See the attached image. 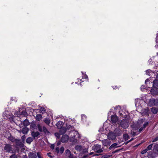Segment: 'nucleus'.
Masks as SVG:
<instances>
[{"mask_svg": "<svg viewBox=\"0 0 158 158\" xmlns=\"http://www.w3.org/2000/svg\"><path fill=\"white\" fill-rule=\"evenodd\" d=\"M120 125L123 128H126L129 126V123L127 120L123 119L120 122Z\"/></svg>", "mask_w": 158, "mask_h": 158, "instance_id": "obj_1", "label": "nucleus"}, {"mask_svg": "<svg viewBox=\"0 0 158 158\" xmlns=\"http://www.w3.org/2000/svg\"><path fill=\"white\" fill-rule=\"evenodd\" d=\"M93 150L95 152L97 153H102L103 150L101 149V146L98 144L95 145L93 147Z\"/></svg>", "mask_w": 158, "mask_h": 158, "instance_id": "obj_2", "label": "nucleus"}, {"mask_svg": "<svg viewBox=\"0 0 158 158\" xmlns=\"http://www.w3.org/2000/svg\"><path fill=\"white\" fill-rule=\"evenodd\" d=\"M4 149L6 152H10L12 153L14 151L12 147V146L9 144H6L4 147Z\"/></svg>", "mask_w": 158, "mask_h": 158, "instance_id": "obj_3", "label": "nucleus"}, {"mask_svg": "<svg viewBox=\"0 0 158 158\" xmlns=\"http://www.w3.org/2000/svg\"><path fill=\"white\" fill-rule=\"evenodd\" d=\"M141 113L142 115L149 116L150 113V111L148 108H146L142 110Z\"/></svg>", "mask_w": 158, "mask_h": 158, "instance_id": "obj_4", "label": "nucleus"}, {"mask_svg": "<svg viewBox=\"0 0 158 158\" xmlns=\"http://www.w3.org/2000/svg\"><path fill=\"white\" fill-rule=\"evenodd\" d=\"M116 135L114 132H109L108 135V138L109 140H113L116 138Z\"/></svg>", "mask_w": 158, "mask_h": 158, "instance_id": "obj_5", "label": "nucleus"}, {"mask_svg": "<svg viewBox=\"0 0 158 158\" xmlns=\"http://www.w3.org/2000/svg\"><path fill=\"white\" fill-rule=\"evenodd\" d=\"M69 139V136L66 135H63L61 138V141L62 143L67 142Z\"/></svg>", "mask_w": 158, "mask_h": 158, "instance_id": "obj_6", "label": "nucleus"}, {"mask_svg": "<svg viewBox=\"0 0 158 158\" xmlns=\"http://www.w3.org/2000/svg\"><path fill=\"white\" fill-rule=\"evenodd\" d=\"M150 103L152 106H158V100L155 99H150L149 101Z\"/></svg>", "mask_w": 158, "mask_h": 158, "instance_id": "obj_7", "label": "nucleus"}, {"mask_svg": "<svg viewBox=\"0 0 158 158\" xmlns=\"http://www.w3.org/2000/svg\"><path fill=\"white\" fill-rule=\"evenodd\" d=\"M65 156L69 158H73V155L72 154L70 151L69 149H67L65 151Z\"/></svg>", "mask_w": 158, "mask_h": 158, "instance_id": "obj_8", "label": "nucleus"}, {"mask_svg": "<svg viewBox=\"0 0 158 158\" xmlns=\"http://www.w3.org/2000/svg\"><path fill=\"white\" fill-rule=\"evenodd\" d=\"M114 133L116 136H119L122 134V131L119 128H116L114 131Z\"/></svg>", "mask_w": 158, "mask_h": 158, "instance_id": "obj_9", "label": "nucleus"}, {"mask_svg": "<svg viewBox=\"0 0 158 158\" xmlns=\"http://www.w3.org/2000/svg\"><path fill=\"white\" fill-rule=\"evenodd\" d=\"M157 154H158V153H156L155 152H148V156L152 158L156 157Z\"/></svg>", "mask_w": 158, "mask_h": 158, "instance_id": "obj_10", "label": "nucleus"}, {"mask_svg": "<svg viewBox=\"0 0 158 158\" xmlns=\"http://www.w3.org/2000/svg\"><path fill=\"white\" fill-rule=\"evenodd\" d=\"M110 140L106 139H104V140L102 141V143L103 144L104 146H107V145H110Z\"/></svg>", "mask_w": 158, "mask_h": 158, "instance_id": "obj_11", "label": "nucleus"}, {"mask_svg": "<svg viewBox=\"0 0 158 158\" xmlns=\"http://www.w3.org/2000/svg\"><path fill=\"white\" fill-rule=\"evenodd\" d=\"M150 92L152 95L153 96L156 95L158 94V89H152Z\"/></svg>", "mask_w": 158, "mask_h": 158, "instance_id": "obj_12", "label": "nucleus"}, {"mask_svg": "<svg viewBox=\"0 0 158 158\" xmlns=\"http://www.w3.org/2000/svg\"><path fill=\"white\" fill-rule=\"evenodd\" d=\"M118 120V118L117 116L114 115H112L111 116V121L113 123H115Z\"/></svg>", "mask_w": 158, "mask_h": 158, "instance_id": "obj_13", "label": "nucleus"}, {"mask_svg": "<svg viewBox=\"0 0 158 158\" xmlns=\"http://www.w3.org/2000/svg\"><path fill=\"white\" fill-rule=\"evenodd\" d=\"M148 122H145L143 124V126L142 127H141L140 128L139 130V132H141L143 129H144L146 127L148 126Z\"/></svg>", "mask_w": 158, "mask_h": 158, "instance_id": "obj_14", "label": "nucleus"}, {"mask_svg": "<svg viewBox=\"0 0 158 158\" xmlns=\"http://www.w3.org/2000/svg\"><path fill=\"white\" fill-rule=\"evenodd\" d=\"M15 142L17 146L20 147H23V144L20 139H16Z\"/></svg>", "mask_w": 158, "mask_h": 158, "instance_id": "obj_15", "label": "nucleus"}, {"mask_svg": "<svg viewBox=\"0 0 158 158\" xmlns=\"http://www.w3.org/2000/svg\"><path fill=\"white\" fill-rule=\"evenodd\" d=\"M8 112L7 111L5 112V114H6V115L7 117L8 118L12 119L13 118L14 115L11 113H10L9 114H8Z\"/></svg>", "mask_w": 158, "mask_h": 158, "instance_id": "obj_16", "label": "nucleus"}, {"mask_svg": "<svg viewBox=\"0 0 158 158\" xmlns=\"http://www.w3.org/2000/svg\"><path fill=\"white\" fill-rule=\"evenodd\" d=\"M28 157L29 158H37L36 155L32 152H30L28 154Z\"/></svg>", "mask_w": 158, "mask_h": 158, "instance_id": "obj_17", "label": "nucleus"}, {"mask_svg": "<svg viewBox=\"0 0 158 158\" xmlns=\"http://www.w3.org/2000/svg\"><path fill=\"white\" fill-rule=\"evenodd\" d=\"M40 135V133L38 131H32L31 132V135L33 137L35 138V137H38Z\"/></svg>", "mask_w": 158, "mask_h": 158, "instance_id": "obj_18", "label": "nucleus"}, {"mask_svg": "<svg viewBox=\"0 0 158 158\" xmlns=\"http://www.w3.org/2000/svg\"><path fill=\"white\" fill-rule=\"evenodd\" d=\"M144 122V120L143 119H140L139 120L137 124L138 127L139 128L140 127V126Z\"/></svg>", "mask_w": 158, "mask_h": 158, "instance_id": "obj_19", "label": "nucleus"}, {"mask_svg": "<svg viewBox=\"0 0 158 158\" xmlns=\"http://www.w3.org/2000/svg\"><path fill=\"white\" fill-rule=\"evenodd\" d=\"M153 152L158 153V144H155L153 147Z\"/></svg>", "mask_w": 158, "mask_h": 158, "instance_id": "obj_20", "label": "nucleus"}, {"mask_svg": "<svg viewBox=\"0 0 158 158\" xmlns=\"http://www.w3.org/2000/svg\"><path fill=\"white\" fill-rule=\"evenodd\" d=\"M35 119L38 121L41 120L43 118L42 115L40 114H38L35 117Z\"/></svg>", "mask_w": 158, "mask_h": 158, "instance_id": "obj_21", "label": "nucleus"}, {"mask_svg": "<svg viewBox=\"0 0 158 158\" xmlns=\"http://www.w3.org/2000/svg\"><path fill=\"white\" fill-rule=\"evenodd\" d=\"M151 111L154 114H156L158 111V109L155 107H153L151 108Z\"/></svg>", "mask_w": 158, "mask_h": 158, "instance_id": "obj_22", "label": "nucleus"}, {"mask_svg": "<svg viewBox=\"0 0 158 158\" xmlns=\"http://www.w3.org/2000/svg\"><path fill=\"white\" fill-rule=\"evenodd\" d=\"M63 123L61 121L58 122L56 124V126L59 129H60L63 126Z\"/></svg>", "mask_w": 158, "mask_h": 158, "instance_id": "obj_23", "label": "nucleus"}, {"mask_svg": "<svg viewBox=\"0 0 158 158\" xmlns=\"http://www.w3.org/2000/svg\"><path fill=\"white\" fill-rule=\"evenodd\" d=\"M29 131V129L27 127H24L23 128L22 131L23 134H27Z\"/></svg>", "mask_w": 158, "mask_h": 158, "instance_id": "obj_24", "label": "nucleus"}, {"mask_svg": "<svg viewBox=\"0 0 158 158\" xmlns=\"http://www.w3.org/2000/svg\"><path fill=\"white\" fill-rule=\"evenodd\" d=\"M66 131V129L64 127L61 128L60 130V134H63L65 133Z\"/></svg>", "mask_w": 158, "mask_h": 158, "instance_id": "obj_25", "label": "nucleus"}, {"mask_svg": "<svg viewBox=\"0 0 158 158\" xmlns=\"http://www.w3.org/2000/svg\"><path fill=\"white\" fill-rule=\"evenodd\" d=\"M70 141L74 143H76L77 142V139L75 138V136H73L71 137H70L69 139Z\"/></svg>", "mask_w": 158, "mask_h": 158, "instance_id": "obj_26", "label": "nucleus"}, {"mask_svg": "<svg viewBox=\"0 0 158 158\" xmlns=\"http://www.w3.org/2000/svg\"><path fill=\"white\" fill-rule=\"evenodd\" d=\"M153 86L154 87H158V80L157 79L155 80L153 82Z\"/></svg>", "mask_w": 158, "mask_h": 158, "instance_id": "obj_27", "label": "nucleus"}, {"mask_svg": "<svg viewBox=\"0 0 158 158\" xmlns=\"http://www.w3.org/2000/svg\"><path fill=\"white\" fill-rule=\"evenodd\" d=\"M44 121L46 124L49 126V125L50 123V121L49 118H45V119L44 120Z\"/></svg>", "mask_w": 158, "mask_h": 158, "instance_id": "obj_28", "label": "nucleus"}, {"mask_svg": "<svg viewBox=\"0 0 158 158\" xmlns=\"http://www.w3.org/2000/svg\"><path fill=\"white\" fill-rule=\"evenodd\" d=\"M23 124L24 126L27 127L29 125V122L28 120L26 119L23 122Z\"/></svg>", "mask_w": 158, "mask_h": 158, "instance_id": "obj_29", "label": "nucleus"}, {"mask_svg": "<svg viewBox=\"0 0 158 158\" xmlns=\"http://www.w3.org/2000/svg\"><path fill=\"white\" fill-rule=\"evenodd\" d=\"M46 109L45 108L42 107H40V112L42 114H44L46 111Z\"/></svg>", "mask_w": 158, "mask_h": 158, "instance_id": "obj_30", "label": "nucleus"}, {"mask_svg": "<svg viewBox=\"0 0 158 158\" xmlns=\"http://www.w3.org/2000/svg\"><path fill=\"white\" fill-rule=\"evenodd\" d=\"M8 139L12 142H15L16 139L13 136H11V135H10V136L8 137Z\"/></svg>", "mask_w": 158, "mask_h": 158, "instance_id": "obj_31", "label": "nucleus"}, {"mask_svg": "<svg viewBox=\"0 0 158 158\" xmlns=\"http://www.w3.org/2000/svg\"><path fill=\"white\" fill-rule=\"evenodd\" d=\"M33 141V139L31 137L28 138L26 140V142L29 144H30Z\"/></svg>", "mask_w": 158, "mask_h": 158, "instance_id": "obj_32", "label": "nucleus"}, {"mask_svg": "<svg viewBox=\"0 0 158 158\" xmlns=\"http://www.w3.org/2000/svg\"><path fill=\"white\" fill-rule=\"evenodd\" d=\"M42 130L44 133H45V134H48L49 133V131L45 127L43 126V127Z\"/></svg>", "mask_w": 158, "mask_h": 158, "instance_id": "obj_33", "label": "nucleus"}, {"mask_svg": "<svg viewBox=\"0 0 158 158\" xmlns=\"http://www.w3.org/2000/svg\"><path fill=\"white\" fill-rule=\"evenodd\" d=\"M117 144L116 143H114L112 144L111 146L110 147V149H111L113 148H115L118 147L117 146Z\"/></svg>", "mask_w": 158, "mask_h": 158, "instance_id": "obj_34", "label": "nucleus"}, {"mask_svg": "<svg viewBox=\"0 0 158 158\" xmlns=\"http://www.w3.org/2000/svg\"><path fill=\"white\" fill-rule=\"evenodd\" d=\"M37 127L39 131L40 132H42L43 131V127L42 128L40 124H37Z\"/></svg>", "mask_w": 158, "mask_h": 158, "instance_id": "obj_35", "label": "nucleus"}, {"mask_svg": "<svg viewBox=\"0 0 158 158\" xmlns=\"http://www.w3.org/2000/svg\"><path fill=\"white\" fill-rule=\"evenodd\" d=\"M153 144L152 143L149 145L146 148L148 150H150L152 148Z\"/></svg>", "mask_w": 158, "mask_h": 158, "instance_id": "obj_36", "label": "nucleus"}, {"mask_svg": "<svg viewBox=\"0 0 158 158\" xmlns=\"http://www.w3.org/2000/svg\"><path fill=\"white\" fill-rule=\"evenodd\" d=\"M75 149L76 150L80 151L81 150V146H77L75 147Z\"/></svg>", "mask_w": 158, "mask_h": 158, "instance_id": "obj_37", "label": "nucleus"}, {"mask_svg": "<svg viewBox=\"0 0 158 158\" xmlns=\"http://www.w3.org/2000/svg\"><path fill=\"white\" fill-rule=\"evenodd\" d=\"M86 118V116L84 114H82L81 115V120L82 121H85Z\"/></svg>", "mask_w": 158, "mask_h": 158, "instance_id": "obj_38", "label": "nucleus"}, {"mask_svg": "<svg viewBox=\"0 0 158 158\" xmlns=\"http://www.w3.org/2000/svg\"><path fill=\"white\" fill-rule=\"evenodd\" d=\"M66 127L67 129H73V127L71 125H67L66 126Z\"/></svg>", "mask_w": 158, "mask_h": 158, "instance_id": "obj_39", "label": "nucleus"}, {"mask_svg": "<svg viewBox=\"0 0 158 158\" xmlns=\"http://www.w3.org/2000/svg\"><path fill=\"white\" fill-rule=\"evenodd\" d=\"M123 137L125 139L127 140L129 138V135L127 134H123Z\"/></svg>", "mask_w": 158, "mask_h": 158, "instance_id": "obj_40", "label": "nucleus"}, {"mask_svg": "<svg viewBox=\"0 0 158 158\" xmlns=\"http://www.w3.org/2000/svg\"><path fill=\"white\" fill-rule=\"evenodd\" d=\"M64 148L63 147H61L60 150V152L61 154H62L64 151Z\"/></svg>", "mask_w": 158, "mask_h": 158, "instance_id": "obj_41", "label": "nucleus"}, {"mask_svg": "<svg viewBox=\"0 0 158 158\" xmlns=\"http://www.w3.org/2000/svg\"><path fill=\"white\" fill-rule=\"evenodd\" d=\"M148 151V150L147 149V148H146L141 152V154H144L146 153Z\"/></svg>", "mask_w": 158, "mask_h": 158, "instance_id": "obj_42", "label": "nucleus"}, {"mask_svg": "<svg viewBox=\"0 0 158 158\" xmlns=\"http://www.w3.org/2000/svg\"><path fill=\"white\" fill-rule=\"evenodd\" d=\"M55 135L58 138L60 137V134L58 133H55Z\"/></svg>", "mask_w": 158, "mask_h": 158, "instance_id": "obj_43", "label": "nucleus"}, {"mask_svg": "<svg viewBox=\"0 0 158 158\" xmlns=\"http://www.w3.org/2000/svg\"><path fill=\"white\" fill-rule=\"evenodd\" d=\"M151 72V70L150 69L147 70L146 71V74L147 75H150V73Z\"/></svg>", "mask_w": 158, "mask_h": 158, "instance_id": "obj_44", "label": "nucleus"}, {"mask_svg": "<svg viewBox=\"0 0 158 158\" xmlns=\"http://www.w3.org/2000/svg\"><path fill=\"white\" fill-rule=\"evenodd\" d=\"M9 158H17V156L15 154L11 155Z\"/></svg>", "mask_w": 158, "mask_h": 158, "instance_id": "obj_45", "label": "nucleus"}, {"mask_svg": "<svg viewBox=\"0 0 158 158\" xmlns=\"http://www.w3.org/2000/svg\"><path fill=\"white\" fill-rule=\"evenodd\" d=\"M158 140V137H157L154 138L152 141V142H156Z\"/></svg>", "mask_w": 158, "mask_h": 158, "instance_id": "obj_46", "label": "nucleus"}, {"mask_svg": "<svg viewBox=\"0 0 158 158\" xmlns=\"http://www.w3.org/2000/svg\"><path fill=\"white\" fill-rule=\"evenodd\" d=\"M56 152H57V153H60V150L59 148L58 147H57L55 149Z\"/></svg>", "mask_w": 158, "mask_h": 158, "instance_id": "obj_47", "label": "nucleus"}, {"mask_svg": "<svg viewBox=\"0 0 158 158\" xmlns=\"http://www.w3.org/2000/svg\"><path fill=\"white\" fill-rule=\"evenodd\" d=\"M37 156H38V157L39 158H41L42 157H41V154L40 153V152H37Z\"/></svg>", "mask_w": 158, "mask_h": 158, "instance_id": "obj_48", "label": "nucleus"}, {"mask_svg": "<svg viewBox=\"0 0 158 158\" xmlns=\"http://www.w3.org/2000/svg\"><path fill=\"white\" fill-rule=\"evenodd\" d=\"M131 134L133 136H134L136 135V133L134 131H131Z\"/></svg>", "mask_w": 158, "mask_h": 158, "instance_id": "obj_49", "label": "nucleus"}, {"mask_svg": "<svg viewBox=\"0 0 158 158\" xmlns=\"http://www.w3.org/2000/svg\"><path fill=\"white\" fill-rule=\"evenodd\" d=\"M52 149H54L55 148V145L54 144H52L50 147Z\"/></svg>", "mask_w": 158, "mask_h": 158, "instance_id": "obj_50", "label": "nucleus"}, {"mask_svg": "<svg viewBox=\"0 0 158 158\" xmlns=\"http://www.w3.org/2000/svg\"><path fill=\"white\" fill-rule=\"evenodd\" d=\"M51 153L50 152H48L47 153V155L49 157H52L51 156Z\"/></svg>", "mask_w": 158, "mask_h": 158, "instance_id": "obj_51", "label": "nucleus"}, {"mask_svg": "<svg viewBox=\"0 0 158 158\" xmlns=\"http://www.w3.org/2000/svg\"><path fill=\"white\" fill-rule=\"evenodd\" d=\"M22 114H23L24 115H25L26 114V113L25 111H22Z\"/></svg>", "mask_w": 158, "mask_h": 158, "instance_id": "obj_52", "label": "nucleus"}, {"mask_svg": "<svg viewBox=\"0 0 158 158\" xmlns=\"http://www.w3.org/2000/svg\"><path fill=\"white\" fill-rule=\"evenodd\" d=\"M149 81V80L148 79H147L145 81V83L146 84L147 82H148Z\"/></svg>", "mask_w": 158, "mask_h": 158, "instance_id": "obj_53", "label": "nucleus"}, {"mask_svg": "<svg viewBox=\"0 0 158 158\" xmlns=\"http://www.w3.org/2000/svg\"><path fill=\"white\" fill-rule=\"evenodd\" d=\"M88 156V155H84L82 157V158H86Z\"/></svg>", "mask_w": 158, "mask_h": 158, "instance_id": "obj_54", "label": "nucleus"}, {"mask_svg": "<svg viewBox=\"0 0 158 158\" xmlns=\"http://www.w3.org/2000/svg\"><path fill=\"white\" fill-rule=\"evenodd\" d=\"M60 143H61V142L60 141H59L57 142V145L58 146L60 145Z\"/></svg>", "mask_w": 158, "mask_h": 158, "instance_id": "obj_55", "label": "nucleus"}, {"mask_svg": "<svg viewBox=\"0 0 158 158\" xmlns=\"http://www.w3.org/2000/svg\"><path fill=\"white\" fill-rule=\"evenodd\" d=\"M134 139L133 138H132V139H130V140H129L128 142H128H131V141H132V140H133Z\"/></svg>", "mask_w": 158, "mask_h": 158, "instance_id": "obj_56", "label": "nucleus"}, {"mask_svg": "<svg viewBox=\"0 0 158 158\" xmlns=\"http://www.w3.org/2000/svg\"><path fill=\"white\" fill-rule=\"evenodd\" d=\"M22 139H24V138H25V135H23V136H22Z\"/></svg>", "mask_w": 158, "mask_h": 158, "instance_id": "obj_57", "label": "nucleus"}, {"mask_svg": "<svg viewBox=\"0 0 158 158\" xmlns=\"http://www.w3.org/2000/svg\"><path fill=\"white\" fill-rule=\"evenodd\" d=\"M23 158H27V156H24Z\"/></svg>", "mask_w": 158, "mask_h": 158, "instance_id": "obj_58", "label": "nucleus"}, {"mask_svg": "<svg viewBox=\"0 0 158 158\" xmlns=\"http://www.w3.org/2000/svg\"><path fill=\"white\" fill-rule=\"evenodd\" d=\"M156 78L158 79V73L157 75V76L156 77Z\"/></svg>", "mask_w": 158, "mask_h": 158, "instance_id": "obj_59", "label": "nucleus"}, {"mask_svg": "<svg viewBox=\"0 0 158 158\" xmlns=\"http://www.w3.org/2000/svg\"><path fill=\"white\" fill-rule=\"evenodd\" d=\"M93 154V152H91L90 153L89 155H91Z\"/></svg>", "mask_w": 158, "mask_h": 158, "instance_id": "obj_60", "label": "nucleus"}, {"mask_svg": "<svg viewBox=\"0 0 158 158\" xmlns=\"http://www.w3.org/2000/svg\"><path fill=\"white\" fill-rule=\"evenodd\" d=\"M49 158H53L52 157H50Z\"/></svg>", "mask_w": 158, "mask_h": 158, "instance_id": "obj_61", "label": "nucleus"}, {"mask_svg": "<svg viewBox=\"0 0 158 158\" xmlns=\"http://www.w3.org/2000/svg\"><path fill=\"white\" fill-rule=\"evenodd\" d=\"M115 88H116V86H115V88H114V89H115Z\"/></svg>", "mask_w": 158, "mask_h": 158, "instance_id": "obj_62", "label": "nucleus"}, {"mask_svg": "<svg viewBox=\"0 0 158 158\" xmlns=\"http://www.w3.org/2000/svg\"><path fill=\"white\" fill-rule=\"evenodd\" d=\"M115 88H116V86H115V88H114V89H115Z\"/></svg>", "mask_w": 158, "mask_h": 158, "instance_id": "obj_63", "label": "nucleus"}, {"mask_svg": "<svg viewBox=\"0 0 158 158\" xmlns=\"http://www.w3.org/2000/svg\"><path fill=\"white\" fill-rule=\"evenodd\" d=\"M115 88H116V86H115V88H114V89H115Z\"/></svg>", "mask_w": 158, "mask_h": 158, "instance_id": "obj_64", "label": "nucleus"}]
</instances>
